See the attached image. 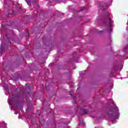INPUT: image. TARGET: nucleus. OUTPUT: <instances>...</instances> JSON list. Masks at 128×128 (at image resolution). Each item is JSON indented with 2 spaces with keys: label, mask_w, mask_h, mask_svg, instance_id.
<instances>
[{
  "label": "nucleus",
  "mask_w": 128,
  "mask_h": 128,
  "mask_svg": "<svg viewBox=\"0 0 128 128\" xmlns=\"http://www.w3.org/2000/svg\"><path fill=\"white\" fill-rule=\"evenodd\" d=\"M18 112H14L15 114H18Z\"/></svg>",
  "instance_id": "11"
},
{
  "label": "nucleus",
  "mask_w": 128,
  "mask_h": 128,
  "mask_svg": "<svg viewBox=\"0 0 128 128\" xmlns=\"http://www.w3.org/2000/svg\"><path fill=\"white\" fill-rule=\"evenodd\" d=\"M78 110H80V112H82V114H86L88 112V110L84 108L82 106H78Z\"/></svg>",
  "instance_id": "3"
},
{
  "label": "nucleus",
  "mask_w": 128,
  "mask_h": 128,
  "mask_svg": "<svg viewBox=\"0 0 128 128\" xmlns=\"http://www.w3.org/2000/svg\"><path fill=\"white\" fill-rule=\"evenodd\" d=\"M12 96H10V97H9V98L8 100V104L10 106L12 104V102H10V100H12Z\"/></svg>",
  "instance_id": "6"
},
{
  "label": "nucleus",
  "mask_w": 128,
  "mask_h": 128,
  "mask_svg": "<svg viewBox=\"0 0 128 128\" xmlns=\"http://www.w3.org/2000/svg\"><path fill=\"white\" fill-rule=\"evenodd\" d=\"M80 124H82V126H84V120L80 121Z\"/></svg>",
  "instance_id": "9"
},
{
  "label": "nucleus",
  "mask_w": 128,
  "mask_h": 128,
  "mask_svg": "<svg viewBox=\"0 0 128 128\" xmlns=\"http://www.w3.org/2000/svg\"><path fill=\"white\" fill-rule=\"evenodd\" d=\"M110 102L112 104H114V102H112V100H110Z\"/></svg>",
  "instance_id": "10"
},
{
  "label": "nucleus",
  "mask_w": 128,
  "mask_h": 128,
  "mask_svg": "<svg viewBox=\"0 0 128 128\" xmlns=\"http://www.w3.org/2000/svg\"><path fill=\"white\" fill-rule=\"evenodd\" d=\"M3 50H4V42L2 41V43L0 44V54H2Z\"/></svg>",
  "instance_id": "5"
},
{
  "label": "nucleus",
  "mask_w": 128,
  "mask_h": 128,
  "mask_svg": "<svg viewBox=\"0 0 128 128\" xmlns=\"http://www.w3.org/2000/svg\"><path fill=\"white\" fill-rule=\"evenodd\" d=\"M108 8V6H107L106 4L103 6L102 8H104V10H106Z\"/></svg>",
  "instance_id": "7"
},
{
  "label": "nucleus",
  "mask_w": 128,
  "mask_h": 128,
  "mask_svg": "<svg viewBox=\"0 0 128 128\" xmlns=\"http://www.w3.org/2000/svg\"><path fill=\"white\" fill-rule=\"evenodd\" d=\"M6 37H8V36H6Z\"/></svg>",
  "instance_id": "12"
},
{
  "label": "nucleus",
  "mask_w": 128,
  "mask_h": 128,
  "mask_svg": "<svg viewBox=\"0 0 128 128\" xmlns=\"http://www.w3.org/2000/svg\"><path fill=\"white\" fill-rule=\"evenodd\" d=\"M3 86L5 90V94H6V96H8V94H10V91L8 90V88L7 86H4V85H3Z\"/></svg>",
  "instance_id": "4"
},
{
  "label": "nucleus",
  "mask_w": 128,
  "mask_h": 128,
  "mask_svg": "<svg viewBox=\"0 0 128 128\" xmlns=\"http://www.w3.org/2000/svg\"><path fill=\"white\" fill-rule=\"evenodd\" d=\"M108 116L110 118V122H114L115 120L118 119L120 118V111L118 110V108L116 107L113 112L110 111L108 114Z\"/></svg>",
  "instance_id": "1"
},
{
  "label": "nucleus",
  "mask_w": 128,
  "mask_h": 128,
  "mask_svg": "<svg viewBox=\"0 0 128 128\" xmlns=\"http://www.w3.org/2000/svg\"><path fill=\"white\" fill-rule=\"evenodd\" d=\"M28 6H30V1L28 0H25Z\"/></svg>",
  "instance_id": "8"
},
{
  "label": "nucleus",
  "mask_w": 128,
  "mask_h": 128,
  "mask_svg": "<svg viewBox=\"0 0 128 128\" xmlns=\"http://www.w3.org/2000/svg\"><path fill=\"white\" fill-rule=\"evenodd\" d=\"M105 22L108 24L109 32H112V24H114V22L112 20V16L110 13L107 12L105 15Z\"/></svg>",
  "instance_id": "2"
}]
</instances>
